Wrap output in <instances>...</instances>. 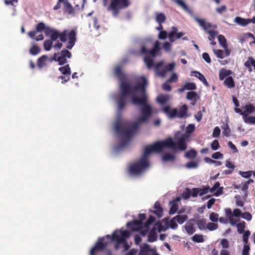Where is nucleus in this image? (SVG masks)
I'll list each match as a JSON object with an SVG mask.
<instances>
[{
	"label": "nucleus",
	"instance_id": "nucleus-1",
	"mask_svg": "<svg viewBox=\"0 0 255 255\" xmlns=\"http://www.w3.org/2000/svg\"><path fill=\"white\" fill-rule=\"evenodd\" d=\"M114 74L121 81V94L117 100L118 110L121 111L123 109L128 99H131L133 104L143 106L140 115L133 122L123 121L120 115L117 116L114 128L120 143L114 147V150L118 152L126 146L133 134L147 121L151 115L156 114L158 111L147 104L145 86L147 85V80L145 77L142 76L137 78L136 85L132 87L124 81L125 75L122 72L121 66L116 67Z\"/></svg>",
	"mask_w": 255,
	"mask_h": 255
},
{
	"label": "nucleus",
	"instance_id": "nucleus-2",
	"mask_svg": "<svg viewBox=\"0 0 255 255\" xmlns=\"http://www.w3.org/2000/svg\"><path fill=\"white\" fill-rule=\"evenodd\" d=\"M194 129V125L190 124L186 128V133L182 135L177 142H174L171 138H168L145 147L141 158L132 163L129 166V174L131 176H137L147 169L150 165L148 157L153 152H161L166 148H171L174 150L177 149L181 150H185L186 148V142L189 140L190 133L193 132Z\"/></svg>",
	"mask_w": 255,
	"mask_h": 255
},
{
	"label": "nucleus",
	"instance_id": "nucleus-3",
	"mask_svg": "<svg viewBox=\"0 0 255 255\" xmlns=\"http://www.w3.org/2000/svg\"><path fill=\"white\" fill-rule=\"evenodd\" d=\"M138 218L139 221L128 222L127 224V226L131 231H138L143 236L148 234V241L149 242H153L157 240V232H160L166 230L161 227L159 222L153 224L154 218L152 216H150L144 225L142 224V221L146 219L145 214H139Z\"/></svg>",
	"mask_w": 255,
	"mask_h": 255
},
{
	"label": "nucleus",
	"instance_id": "nucleus-4",
	"mask_svg": "<svg viewBox=\"0 0 255 255\" xmlns=\"http://www.w3.org/2000/svg\"><path fill=\"white\" fill-rule=\"evenodd\" d=\"M130 236V233L122 229L115 231L112 236L107 235L105 237L99 240L95 246L90 251V255H95L97 251H101L109 243L114 241L116 242L115 248L117 250L120 248H124V251H127L130 246V243L127 241Z\"/></svg>",
	"mask_w": 255,
	"mask_h": 255
},
{
	"label": "nucleus",
	"instance_id": "nucleus-5",
	"mask_svg": "<svg viewBox=\"0 0 255 255\" xmlns=\"http://www.w3.org/2000/svg\"><path fill=\"white\" fill-rule=\"evenodd\" d=\"M160 48L158 41H156L154 43L153 48L148 51H147L144 46L142 47L140 52L141 53H146V55L144 58V61L148 69L154 68L156 73L159 76L164 77L167 72L172 70L175 66V63H169L163 67L164 62L160 61L156 64H153L154 58L157 55Z\"/></svg>",
	"mask_w": 255,
	"mask_h": 255
},
{
	"label": "nucleus",
	"instance_id": "nucleus-6",
	"mask_svg": "<svg viewBox=\"0 0 255 255\" xmlns=\"http://www.w3.org/2000/svg\"><path fill=\"white\" fill-rule=\"evenodd\" d=\"M36 29L38 31H43L47 36L50 37L52 41H55L58 38H59L62 42H65L67 39L65 36L66 34L69 35L70 40L69 45L67 46V49H71L75 45L76 41V32L73 30L65 29L63 32H60L56 29L46 26L44 23H39Z\"/></svg>",
	"mask_w": 255,
	"mask_h": 255
},
{
	"label": "nucleus",
	"instance_id": "nucleus-7",
	"mask_svg": "<svg viewBox=\"0 0 255 255\" xmlns=\"http://www.w3.org/2000/svg\"><path fill=\"white\" fill-rule=\"evenodd\" d=\"M162 111L170 118L175 117L184 118L187 116V107L184 105L178 111L176 109H171L169 106H165L163 108Z\"/></svg>",
	"mask_w": 255,
	"mask_h": 255
},
{
	"label": "nucleus",
	"instance_id": "nucleus-8",
	"mask_svg": "<svg viewBox=\"0 0 255 255\" xmlns=\"http://www.w3.org/2000/svg\"><path fill=\"white\" fill-rule=\"evenodd\" d=\"M195 20L198 23L199 25L205 30L207 31L209 34L210 37L209 39L211 41V44L212 45H215L216 42L213 41V39H214L215 36L217 35V32L215 30H211L212 28H214V26L212 25L210 23L206 22L204 19H199L197 17H195Z\"/></svg>",
	"mask_w": 255,
	"mask_h": 255
},
{
	"label": "nucleus",
	"instance_id": "nucleus-9",
	"mask_svg": "<svg viewBox=\"0 0 255 255\" xmlns=\"http://www.w3.org/2000/svg\"><path fill=\"white\" fill-rule=\"evenodd\" d=\"M130 4L129 0H112V2L108 10L113 11L114 16H116L119 12V9L128 7Z\"/></svg>",
	"mask_w": 255,
	"mask_h": 255
},
{
	"label": "nucleus",
	"instance_id": "nucleus-10",
	"mask_svg": "<svg viewBox=\"0 0 255 255\" xmlns=\"http://www.w3.org/2000/svg\"><path fill=\"white\" fill-rule=\"evenodd\" d=\"M71 57V53L67 50H62L60 53H55L53 60L57 61L59 65H63L67 62L66 58Z\"/></svg>",
	"mask_w": 255,
	"mask_h": 255
},
{
	"label": "nucleus",
	"instance_id": "nucleus-11",
	"mask_svg": "<svg viewBox=\"0 0 255 255\" xmlns=\"http://www.w3.org/2000/svg\"><path fill=\"white\" fill-rule=\"evenodd\" d=\"M235 111L237 113L240 114L243 117V119L245 117H248L249 114H251L255 112V107L251 104H247L243 106L242 109L238 108H235Z\"/></svg>",
	"mask_w": 255,
	"mask_h": 255
},
{
	"label": "nucleus",
	"instance_id": "nucleus-12",
	"mask_svg": "<svg viewBox=\"0 0 255 255\" xmlns=\"http://www.w3.org/2000/svg\"><path fill=\"white\" fill-rule=\"evenodd\" d=\"M59 70L63 75L59 77V78L62 80V83L68 81L70 79V76L71 74V69L69 65H66L64 66L60 67Z\"/></svg>",
	"mask_w": 255,
	"mask_h": 255
},
{
	"label": "nucleus",
	"instance_id": "nucleus-13",
	"mask_svg": "<svg viewBox=\"0 0 255 255\" xmlns=\"http://www.w3.org/2000/svg\"><path fill=\"white\" fill-rule=\"evenodd\" d=\"M184 33L182 32H178V29L175 27H172V30L168 34L169 40L171 42H173L176 39H179Z\"/></svg>",
	"mask_w": 255,
	"mask_h": 255
},
{
	"label": "nucleus",
	"instance_id": "nucleus-14",
	"mask_svg": "<svg viewBox=\"0 0 255 255\" xmlns=\"http://www.w3.org/2000/svg\"><path fill=\"white\" fill-rule=\"evenodd\" d=\"M138 255H159L154 249H150L149 245L144 244L140 248Z\"/></svg>",
	"mask_w": 255,
	"mask_h": 255
},
{
	"label": "nucleus",
	"instance_id": "nucleus-15",
	"mask_svg": "<svg viewBox=\"0 0 255 255\" xmlns=\"http://www.w3.org/2000/svg\"><path fill=\"white\" fill-rule=\"evenodd\" d=\"M209 192L213 195L218 197L223 194V187H220L219 182H216L212 188H209Z\"/></svg>",
	"mask_w": 255,
	"mask_h": 255
},
{
	"label": "nucleus",
	"instance_id": "nucleus-16",
	"mask_svg": "<svg viewBox=\"0 0 255 255\" xmlns=\"http://www.w3.org/2000/svg\"><path fill=\"white\" fill-rule=\"evenodd\" d=\"M53 57L49 58L47 55H43L37 60V65L40 69L43 68L53 61Z\"/></svg>",
	"mask_w": 255,
	"mask_h": 255
},
{
	"label": "nucleus",
	"instance_id": "nucleus-17",
	"mask_svg": "<svg viewBox=\"0 0 255 255\" xmlns=\"http://www.w3.org/2000/svg\"><path fill=\"white\" fill-rule=\"evenodd\" d=\"M209 187L207 186L203 188H194L191 190V196L196 197L198 195L202 196L209 192Z\"/></svg>",
	"mask_w": 255,
	"mask_h": 255
},
{
	"label": "nucleus",
	"instance_id": "nucleus-18",
	"mask_svg": "<svg viewBox=\"0 0 255 255\" xmlns=\"http://www.w3.org/2000/svg\"><path fill=\"white\" fill-rule=\"evenodd\" d=\"M186 98L191 101V104L194 106L196 102L200 99V96L195 92L191 91L187 93Z\"/></svg>",
	"mask_w": 255,
	"mask_h": 255
},
{
	"label": "nucleus",
	"instance_id": "nucleus-19",
	"mask_svg": "<svg viewBox=\"0 0 255 255\" xmlns=\"http://www.w3.org/2000/svg\"><path fill=\"white\" fill-rule=\"evenodd\" d=\"M180 201V198L178 197L176 198L174 200L170 202L169 205L170 208L169 211L170 214H174L176 213L178 209L177 202H179Z\"/></svg>",
	"mask_w": 255,
	"mask_h": 255
},
{
	"label": "nucleus",
	"instance_id": "nucleus-20",
	"mask_svg": "<svg viewBox=\"0 0 255 255\" xmlns=\"http://www.w3.org/2000/svg\"><path fill=\"white\" fill-rule=\"evenodd\" d=\"M191 76H194L198 78L203 84L206 86H208V83L204 77L201 73L197 71H192L191 73Z\"/></svg>",
	"mask_w": 255,
	"mask_h": 255
},
{
	"label": "nucleus",
	"instance_id": "nucleus-21",
	"mask_svg": "<svg viewBox=\"0 0 255 255\" xmlns=\"http://www.w3.org/2000/svg\"><path fill=\"white\" fill-rule=\"evenodd\" d=\"M196 89V86L194 83H185L184 86L178 89V91L180 93L183 92L185 90H193Z\"/></svg>",
	"mask_w": 255,
	"mask_h": 255
},
{
	"label": "nucleus",
	"instance_id": "nucleus-22",
	"mask_svg": "<svg viewBox=\"0 0 255 255\" xmlns=\"http://www.w3.org/2000/svg\"><path fill=\"white\" fill-rule=\"evenodd\" d=\"M170 99L171 97L169 95H160L157 97L156 101L160 105H163L165 104L167 101H168Z\"/></svg>",
	"mask_w": 255,
	"mask_h": 255
},
{
	"label": "nucleus",
	"instance_id": "nucleus-23",
	"mask_svg": "<svg viewBox=\"0 0 255 255\" xmlns=\"http://www.w3.org/2000/svg\"><path fill=\"white\" fill-rule=\"evenodd\" d=\"M235 226L237 228L238 232L239 234H243L245 233V229L246 228V223L243 221H240Z\"/></svg>",
	"mask_w": 255,
	"mask_h": 255
},
{
	"label": "nucleus",
	"instance_id": "nucleus-24",
	"mask_svg": "<svg viewBox=\"0 0 255 255\" xmlns=\"http://www.w3.org/2000/svg\"><path fill=\"white\" fill-rule=\"evenodd\" d=\"M154 213L156 214L158 217H161L162 216L163 210L158 202H156L154 206Z\"/></svg>",
	"mask_w": 255,
	"mask_h": 255
},
{
	"label": "nucleus",
	"instance_id": "nucleus-25",
	"mask_svg": "<svg viewBox=\"0 0 255 255\" xmlns=\"http://www.w3.org/2000/svg\"><path fill=\"white\" fill-rule=\"evenodd\" d=\"M184 228L189 235L193 234L195 232V229L193 227V224L190 222H188L184 226Z\"/></svg>",
	"mask_w": 255,
	"mask_h": 255
},
{
	"label": "nucleus",
	"instance_id": "nucleus-26",
	"mask_svg": "<svg viewBox=\"0 0 255 255\" xmlns=\"http://www.w3.org/2000/svg\"><path fill=\"white\" fill-rule=\"evenodd\" d=\"M232 74V72L230 70L222 69L219 72V78L221 80H223L226 77H227Z\"/></svg>",
	"mask_w": 255,
	"mask_h": 255
},
{
	"label": "nucleus",
	"instance_id": "nucleus-27",
	"mask_svg": "<svg viewBox=\"0 0 255 255\" xmlns=\"http://www.w3.org/2000/svg\"><path fill=\"white\" fill-rule=\"evenodd\" d=\"M235 22L237 23L238 25L245 26L248 24V18L245 19L241 17H236L234 20Z\"/></svg>",
	"mask_w": 255,
	"mask_h": 255
},
{
	"label": "nucleus",
	"instance_id": "nucleus-28",
	"mask_svg": "<svg viewBox=\"0 0 255 255\" xmlns=\"http://www.w3.org/2000/svg\"><path fill=\"white\" fill-rule=\"evenodd\" d=\"M166 19V16L163 13L156 12L155 13V20L159 24H161L164 22Z\"/></svg>",
	"mask_w": 255,
	"mask_h": 255
},
{
	"label": "nucleus",
	"instance_id": "nucleus-29",
	"mask_svg": "<svg viewBox=\"0 0 255 255\" xmlns=\"http://www.w3.org/2000/svg\"><path fill=\"white\" fill-rule=\"evenodd\" d=\"M224 84L229 89L235 87L234 81L232 77H227L224 81Z\"/></svg>",
	"mask_w": 255,
	"mask_h": 255
},
{
	"label": "nucleus",
	"instance_id": "nucleus-30",
	"mask_svg": "<svg viewBox=\"0 0 255 255\" xmlns=\"http://www.w3.org/2000/svg\"><path fill=\"white\" fill-rule=\"evenodd\" d=\"M245 65L249 69L250 71H252V66H253L255 70V60L253 58L249 57L248 60L245 62Z\"/></svg>",
	"mask_w": 255,
	"mask_h": 255
},
{
	"label": "nucleus",
	"instance_id": "nucleus-31",
	"mask_svg": "<svg viewBox=\"0 0 255 255\" xmlns=\"http://www.w3.org/2000/svg\"><path fill=\"white\" fill-rule=\"evenodd\" d=\"M223 134L226 136H229L231 134V129L227 123L224 124L222 126Z\"/></svg>",
	"mask_w": 255,
	"mask_h": 255
},
{
	"label": "nucleus",
	"instance_id": "nucleus-32",
	"mask_svg": "<svg viewBox=\"0 0 255 255\" xmlns=\"http://www.w3.org/2000/svg\"><path fill=\"white\" fill-rule=\"evenodd\" d=\"M174 219H176L179 224H182L188 219V217L186 215H178L174 217Z\"/></svg>",
	"mask_w": 255,
	"mask_h": 255
},
{
	"label": "nucleus",
	"instance_id": "nucleus-33",
	"mask_svg": "<svg viewBox=\"0 0 255 255\" xmlns=\"http://www.w3.org/2000/svg\"><path fill=\"white\" fill-rule=\"evenodd\" d=\"M192 240L196 243H203L204 241L203 236L195 234L192 237Z\"/></svg>",
	"mask_w": 255,
	"mask_h": 255
},
{
	"label": "nucleus",
	"instance_id": "nucleus-34",
	"mask_svg": "<svg viewBox=\"0 0 255 255\" xmlns=\"http://www.w3.org/2000/svg\"><path fill=\"white\" fill-rule=\"evenodd\" d=\"M204 160L206 163L209 164H214L216 166H219L222 165V162L220 161H216L211 159L209 157H206L204 158Z\"/></svg>",
	"mask_w": 255,
	"mask_h": 255
},
{
	"label": "nucleus",
	"instance_id": "nucleus-35",
	"mask_svg": "<svg viewBox=\"0 0 255 255\" xmlns=\"http://www.w3.org/2000/svg\"><path fill=\"white\" fill-rule=\"evenodd\" d=\"M218 41L223 48H227V42L225 37L222 35L218 36Z\"/></svg>",
	"mask_w": 255,
	"mask_h": 255
},
{
	"label": "nucleus",
	"instance_id": "nucleus-36",
	"mask_svg": "<svg viewBox=\"0 0 255 255\" xmlns=\"http://www.w3.org/2000/svg\"><path fill=\"white\" fill-rule=\"evenodd\" d=\"M244 121L246 124L255 125V116H249L245 117Z\"/></svg>",
	"mask_w": 255,
	"mask_h": 255
},
{
	"label": "nucleus",
	"instance_id": "nucleus-37",
	"mask_svg": "<svg viewBox=\"0 0 255 255\" xmlns=\"http://www.w3.org/2000/svg\"><path fill=\"white\" fill-rule=\"evenodd\" d=\"M197 152L194 149H191L185 153V157L188 158L192 159L194 158L196 155Z\"/></svg>",
	"mask_w": 255,
	"mask_h": 255
},
{
	"label": "nucleus",
	"instance_id": "nucleus-38",
	"mask_svg": "<svg viewBox=\"0 0 255 255\" xmlns=\"http://www.w3.org/2000/svg\"><path fill=\"white\" fill-rule=\"evenodd\" d=\"M175 158L174 155L171 153H166L162 156V160L164 161L173 160Z\"/></svg>",
	"mask_w": 255,
	"mask_h": 255
},
{
	"label": "nucleus",
	"instance_id": "nucleus-39",
	"mask_svg": "<svg viewBox=\"0 0 255 255\" xmlns=\"http://www.w3.org/2000/svg\"><path fill=\"white\" fill-rule=\"evenodd\" d=\"M213 52L216 56L220 59H223L225 57V53L223 51L220 49H213Z\"/></svg>",
	"mask_w": 255,
	"mask_h": 255
},
{
	"label": "nucleus",
	"instance_id": "nucleus-40",
	"mask_svg": "<svg viewBox=\"0 0 255 255\" xmlns=\"http://www.w3.org/2000/svg\"><path fill=\"white\" fill-rule=\"evenodd\" d=\"M52 41L51 40H45L44 42V48L46 51H49L52 46Z\"/></svg>",
	"mask_w": 255,
	"mask_h": 255
},
{
	"label": "nucleus",
	"instance_id": "nucleus-41",
	"mask_svg": "<svg viewBox=\"0 0 255 255\" xmlns=\"http://www.w3.org/2000/svg\"><path fill=\"white\" fill-rule=\"evenodd\" d=\"M64 7L66 9V10L70 13L73 12V8L71 4L66 0L63 2Z\"/></svg>",
	"mask_w": 255,
	"mask_h": 255
},
{
	"label": "nucleus",
	"instance_id": "nucleus-42",
	"mask_svg": "<svg viewBox=\"0 0 255 255\" xmlns=\"http://www.w3.org/2000/svg\"><path fill=\"white\" fill-rule=\"evenodd\" d=\"M236 218V217L234 216V215H230V217L228 219L230 224L233 226H235V225L240 221Z\"/></svg>",
	"mask_w": 255,
	"mask_h": 255
},
{
	"label": "nucleus",
	"instance_id": "nucleus-43",
	"mask_svg": "<svg viewBox=\"0 0 255 255\" xmlns=\"http://www.w3.org/2000/svg\"><path fill=\"white\" fill-rule=\"evenodd\" d=\"M252 173H253L252 171H239V174L241 176H242L243 177L245 178H250L251 176Z\"/></svg>",
	"mask_w": 255,
	"mask_h": 255
},
{
	"label": "nucleus",
	"instance_id": "nucleus-44",
	"mask_svg": "<svg viewBox=\"0 0 255 255\" xmlns=\"http://www.w3.org/2000/svg\"><path fill=\"white\" fill-rule=\"evenodd\" d=\"M243 234V242L244 243V244H248V239L251 235V232L249 231H246Z\"/></svg>",
	"mask_w": 255,
	"mask_h": 255
},
{
	"label": "nucleus",
	"instance_id": "nucleus-45",
	"mask_svg": "<svg viewBox=\"0 0 255 255\" xmlns=\"http://www.w3.org/2000/svg\"><path fill=\"white\" fill-rule=\"evenodd\" d=\"M206 228L210 231H214L218 228V225L214 223H208L206 225Z\"/></svg>",
	"mask_w": 255,
	"mask_h": 255
},
{
	"label": "nucleus",
	"instance_id": "nucleus-46",
	"mask_svg": "<svg viewBox=\"0 0 255 255\" xmlns=\"http://www.w3.org/2000/svg\"><path fill=\"white\" fill-rule=\"evenodd\" d=\"M29 52L31 54L35 55L39 53L40 49L38 46L34 45L30 48Z\"/></svg>",
	"mask_w": 255,
	"mask_h": 255
},
{
	"label": "nucleus",
	"instance_id": "nucleus-47",
	"mask_svg": "<svg viewBox=\"0 0 255 255\" xmlns=\"http://www.w3.org/2000/svg\"><path fill=\"white\" fill-rule=\"evenodd\" d=\"M177 221L174 219V217L170 220L168 222V226L172 229H175L177 227V224L176 223Z\"/></svg>",
	"mask_w": 255,
	"mask_h": 255
},
{
	"label": "nucleus",
	"instance_id": "nucleus-48",
	"mask_svg": "<svg viewBox=\"0 0 255 255\" xmlns=\"http://www.w3.org/2000/svg\"><path fill=\"white\" fill-rule=\"evenodd\" d=\"M211 146L213 150H217L220 148L219 141L217 139H215L211 144Z\"/></svg>",
	"mask_w": 255,
	"mask_h": 255
},
{
	"label": "nucleus",
	"instance_id": "nucleus-49",
	"mask_svg": "<svg viewBox=\"0 0 255 255\" xmlns=\"http://www.w3.org/2000/svg\"><path fill=\"white\" fill-rule=\"evenodd\" d=\"M206 222L203 219L200 220L197 222L198 227L201 230H205L206 229Z\"/></svg>",
	"mask_w": 255,
	"mask_h": 255
},
{
	"label": "nucleus",
	"instance_id": "nucleus-50",
	"mask_svg": "<svg viewBox=\"0 0 255 255\" xmlns=\"http://www.w3.org/2000/svg\"><path fill=\"white\" fill-rule=\"evenodd\" d=\"M250 184V181H246L244 183H242L239 187L236 186V188H241V189L243 191H246L249 187V185Z\"/></svg>",
	"mask_w": 255,
	"mask_h": 255
},
{
	"label": "nucleus",
	"instance_id": "nucleus-51",
	"mask_svg": "<svg viewBox=\"0 0 255 255\" xmlns=\"http://www.w3.org/2000/svg\"><path fill=\"white\" fill-rule=\"evenodd\" d=\"M250 250V248L249 245L248 244H244L242 251V255H249Z\"/></svg>",
	"mask_w": 255,
	"mask_h": 255
},
{
	"label": "nucleus",
	"instance_id": "nucleus-52",
	"mask_svg": "<svg viewBox=\"0 0 255 255\" xmlns=\"http://www.w3.org/2000/svg\"><path fill=\"white\" fill-rule=\"evenodd\" d=\"M221 133V130L218 127H216L213 130L212 136L213 137H218Z\"/></svg>",
	"mask_w": 255,
	"mask_h": 255
},
{
	"label": "nucleus",
	"instance_id": "nucleus-53",
	"mask_svg": "<svg viewBox=\"0 0 255 255\" xmlns=\"http://www.w3.org/2000/svg\"><path fill=\"white\" fill-rule=\"evenodd\" d=\"M191 196V192L189 189H186L182 194V196L185 199H188Z\"/></svg>",
	"mask_w": 255,
	"mask_h": 255
},
{
	"label": "nucleus",
	"instance_id": "nucleus-54",
	"mask_svg": "<svg viewBox=\"0 0 255 255\" xmlns=\"http://www.w3.org/2000/svg\"><path fill=\"white\" fill-rule=\"evenodd\" d=\"M242 217L248 221H250L252 219V215L249 212H245L243 213Z\"/></svg>",
	"mask_w": 255,
	"mask_h": 255
},
{
	"label": "nucleus",
	"instance_id": "nucleus-55",
	"mask_svg": "<svg viewBox=\"0 0 255 255\" xmlns=\"http://www.w3.org/2000/svg\"><path fill=\"white\" fill-rule=\"evenodd\" d=\"M210 220L213 222H217L218 220V215L215 213H212L210 215Z\"/></svg>",
	"mask_w": 255,
	"mask_h": 255
},
{
	"label": "nucleus",
	"instance_id": "nucleus-56",
	"mask_svg": "<svg viewBox=\"0 0 255 255\" xmlns=\"http://www.w3.org/2000/svg\"><path fill=\"white\" fill-rule=\"evenodd\" d=\"M212 157L216 159H222L223 158V155L220 152H216L212 155Z\"/></svg>",
	"mask_w": 255,
	"mask_h": 255
},
{
	"label": "nucleus",
	"instance_id": "nucleus-57",
	"mask_svg": "<svg viewBox=\"0 0 255 255\" xmlns=\"http://www.w3.org/2000/svg\"><path fill=\"white\" fill-rule=\"evenodd\" d=\"M197 166V163L195 161H190L186 164V167L188 168H196Z\"/></svg>",
	"mask_w": 255,
	"mask_h": 255
},
{
	"label": "nucleus",
	"instance_id": "nucleus-58",
	"mask_svg": "<svg viewBox=\"0 0 255 255\" xmlns=\"http://www.w3.org/2000/svg\"><path fill=\"white\" fill-rule=\"evenodd\" d=\"M228 147L231 149L233 150V151L234 152V153H238V150L237 148V147H236V146L232 143V141H229L228 142Z\"/></svg>",
	"mask_w": 255,
	"mask_h": 255
},
{
	"label": "nucleus",
	"instance_id": "nucleus-59",
	"mask_svg": "<svg viewBox=\"0 0 255 255\" xmlns=\"http://www.w3.org/2000/svg\"><path fill=\"white\" fill-rule=\"evenodd\" d=\"M167 36V33L166 31H161L158 34V38L160 39H165Z\"/></svg>",
	"mask_w": 255,
	"mask_h": 255
},
{
	"label": "nucleus",
	"instance_id": "nucleus-60",
	"mask_svg": "<svg viewBox=\"0 0 255 255\" xmlns=\"http://www.w3.org/2000/svg\"><path fill=\"white\" fill-rule=\"evenodd\" d=\"M221 244L223 248H228L229 247V242L226 239H223L221 241Z\"/></svg>",
	"mask_w": 255,
	"mask_h": 255
},
{
	"label": "nucleus",
	"instance_id": "nucleus-61",
	"mask_svg": "<svg viewBox=\"0 0 255 255\" xmlns=\"http://www.w3.org/2000/svg\"><path fill=\"white\" fill-rule=\"evenodd\" d=\"M178 76L176 73H173L169 79L168 82H174L177 81Z\"/></svg>",
	"mask_w": 255,
	"mask_h": 255
},
{
	"label": "nucleus",
	"instance_id": "nucleus-62",
	"mask_svg": "<svg viewBox=\"0 0 255 255\" xmlns=\"http://www.w3.org/2000/svg\"><path fill=\"white\" fill-rule=\"evenodd\" d=\"M171 44L168 42H165L163 45V49L166 52H169L171 50Z\"/></svg>",
	"mask_w": 255,
	"mask_h": 255
},
{
	"label": "nucleus",
	"instance_id": "nucleus-63",
	"mask_svg": "<svg viewBox=\"0 0 255 255\" xmlns=\"http://www.w3.org/2000/svg\"><path fill=\"white\" fill-rule=\"evenodd\" d=\"M242 214L241 211L239 209H236L233 212V215L236 217H242Z\"/></svg>",
	"mask_w": 255,
	"mask_h": 255
},
{
	"label": "nucleus",
	"instance_id": "nucleus-64",
	"mask_svg": "<svg viewBox=\"0 0 255 255\" xmlns=\"http://www.w3.org/2000/svg\"><path fill=\"white\" fill-rule=\"evenodd\" d=\"M202 57L204 60L208 63H210L211 62L210 57L207 53H204L202 54Z\"/></svg>",
	"mask_w": 255,
	"mask_h": 255
}]
</instances>
